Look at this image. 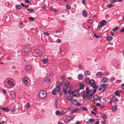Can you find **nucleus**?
I'll list each match as a JSON object with an SVG mask.
<instances>
[{
    "mask_svg": "<svg viewBox=\"0 0 124 124\" xmlns=\"http://www.w3.org/2000/svg\"><path fill=\"white\" fill-rule=\"evenodd\" d=\"M95 82L94 80L91 85V86L93 88V90H90L89 87H87L86 88V92H83L82 96L83 99H86L87 98L89 99H91L92 96L96 92L98 87V86L96 85Z\"/></svg>",
    "mask_w": 124,
    "mask_h": 124,
    "instance_id": "1",
    "label": "nucleus"
},
{
    "mask_svg": "<svg viewBox=\"0 0 124 124\" xmlns=\"http://www.w3.org/2000/svg\"><path fill=\"white\" fill-rule=\"evenodd\" d=\"M47 94L45 91L41 90L39 93V97L40 99H43L46 97Z\"/></svg>",
    "mask_w": 124,
    "mask_h": 124,
    "instance_id": "2",
    "label": "nucleus"
},
{
    "mask_svg": "<svg viewBox=\"0 0 124 124\" xmlns=\"http://www.w3.org/2000/svg\"><path fill=\"white\" fill-rule=\"evenodd\" d=\"M100 25H98L97 26V29L98 30L100 29V27H102L106 25L107 23V21L104 20H102L99 22Z\"/></svg>",
    "mask_w": 124,
    "mask_h": 124,
    "instance_id": "3",
    "label": "nucleus"
},
{
    "mask_svg": "<svg viewBox=\"0 0 124 124\" xmlns=\"http://www.w3.org/2000/svg\"><path fill=\"white\" fill-rule=\"evenodd\" d=\"M94 80L93 79H90V78L88 77L85 78V81L86 84L88 85H91V84Z\"/></svg>",
    "mask_w": 124,
    "mask_h": 124,
    "instance_id": "4",
    "label": "nucleus"
},
{
    "mask_svg": "<svg viewBox=\"0 0 124 124\" xmlns=\"http://www.w3.org/2000/svg\"><path fill=\"white\" fill-rule=\"evenodd\" d=\"M73 116H69L66 117L64 121V122L66 123L69 122L72 119V118H74Z\"/></svg>",
    "mask_w": 124,
    "mask_h": 124,
    "instance_id": "5",
    "label": "nucleus"
},
{
    "mask_svg": "<svg viewBox=\"0 0 124 124\" xmlns=\"http://www.w3.org/2000/svg\"><path fill=\"white\" fill-rule=\"evenodd\" d=\"M31 47L29 45H26L24 48V51L26 52H29L30 51Z\"/></svg>",
    "mask_w": 124,
    "mask_h": 124,
    "instance_id": "6",
    "label": "nucleus"
},
{
    "mask_svg": "<svg viewBox=\"0 0 124 124\" xmlns=\"http://www.w3.org/2000/svg\"><path fill=\"white\" fill-rule=\"evenodd\" d=\"M34 52L36 54L39 55H41L42 54V52L39 50L36 49L34 50Z\"/></svg>",
    "mask_w": 124,
    "mask_h": 124,
    "instance_id": "7",
    "label": "nucleus"
},
{
    "mask_svg": "<svg viewBox=\"0 0 124 124\" xmlns=\"http://www.w3.org/2000/svg\"><path fill=\"white\" fill-rule=\"evenodd\" d=\"M79 86L80 88H78L77 90V91L78 92H79L80 90L83 89L84 87V84L82 83L80 84Z\"/></svg>",
    "mask_w": 124,
    "mask_h": 124,
    "instance_id": "8",
    "label": "nucleus"
},
{
    "mask_svg": "<svg viewBox=\"0 0 124 124\" xmlns=\"http://www.w3.org/2000/svg\"><path fill=\"white\" fill-rule=\"evenodd\" d=\"M28 78L26 77L24 78L23 80V82L24 83L25 85H27L28 84Z\"/></svg>",
    "mask_w": 124,
    "mask_h": 124,
    "instance_id": "9",
    "label": "nucleus"
},
{
    "mask_svg": "<svg viewBox=\"0 0 124 124\" xmlns=\"http://www.w3.org/2000/svg\"><path fill=\"white\" fill-rule=\"evenodd\" d=\"M108 80V78L106 77H103L101 78V82L103 83L107 82Z\"/></svg>",
    "mask_w": 124,
    "mask_h": 124,
    "instance_id": "10",
    "label": "nucleus"
},
{
    "mask_svg": "<svg viewBox=\"0 0 124 124\" xmlns=\"http://www.w3.org/2000/svg\"><path fill=\"white\" fill-rule=\"evenodd\" d=\"M118 101V99L117 98H116L115 96H113V101L115 104L116 103V102Z\"/></svg>",
    "mask_w": 124,
    "mask_h": 124,
    "instance_id": "11",
    "label": "nucleus"
},
{
    "mask_svg": "<svg viewBox=\"0 0 124 124\" xmlns=\"http://www.w3.org/2000/svg\"><path fill=\"white\" fill-rule=\"evenodd\" d=\"M84 75L85 76H88L90 74V72L88 70H86L84 72Z\"/></svg>",
    "mask_w": 124,
    "mask_h": 124,
    "instance_id": "12",
    "label": "nucleus"
},
{
    "mask_svg": "<svg viewBox=\"0 0 124 124\" xmlns=\"http://www.w3.org/2000/svg\"><path fill=\"white\" fill-rule=\"evenodd\" d=\"M31 68V66L30 64L27 65L26 67V69L27 70H30Z\"/></svg>",
    "mask_w": 124,
    "mask_h": 124,
    "instance_id": "13",
    "label": "nucleus"
},
{
    "mask_svg": "<svg viewBox=\"0 0 124 124\" xmlns=\"http://www.w3.org/2000/svg\"><path fill=\"white\" fill-rule=\"evenodd\" d=\"M0 108L1 110L5 111L6 112H8L9 110V108H6L5 107H4L3 108L2 107H1Z\"/></svg>",
    "mask_w": 124,
    "mask_h": 124,
    "instance_id": "14",
    "label": "nucleus"
},
{
    "mask_svg": "<svg viewBox=\"0 0 124 124\" xmlns=\"http://www.w3.org/2000/svg\"><path fill=\"white\" fill-rule=\"evenodd\" d=\"M102 73L100 72H98L96 74V75L97 77L100 78L102 77Z\"/></svg>",
    "mask_w": 124,
    "mask_h": 124,
    "instance_id": "15",
    "label": "nucleus"
},
{
    "mask_svg": "<svg viewBox=\"0 0 124 124\" xmlns=\"http://www.w3.org/2000/svg\"><path fill=\"white\" fill-rule=\"evenodd\" d=\"M7 82L9 85L10 86H13L14 85L13 83L10 80H8Z\"/></svg>",
    "mask_w": 124,
    "mask_h": 124,
    "instance_id": "16",
    "label": "nucleus"
},
{
    "mask_svg": "<svg viewBox=\"0 0 124 124\" xmlns=\"http://www.w3.org/2000/svg\"><path fill=\"white\" fill-rule=\"evenodd\" d=\"M84 76L83 75L81 74H79L78 76V78L79 80L82 79L83 78Z\"/></svg>",
    "mask_w": 124,
    "mask_h": 124,
    "instance_id": "17",
    "label": "nucleus"
},
{
    "mask_svg": "<svg viewBox=\"0 0 124 124\" xmlns=\"http://www.w3.org/2000/svg\"><path fill=\"white\" fill-rule=\"evenodd\" d=\"M82 14L84 17H86L87 15V13L86 10H84L82 12Z\"/></svg>",
    "mask_w": 124,
    "mask_h": 124,
    "instance_id": "18",
    "label": "nucleus"
},
{
    "mask_svg": "<svg viewBox=\"0 0 124 124\" xmlns=\"http://www.w3.org/2000/svg\"><path fill=\"white\" fill-rule=\"evenodd\" d=\"M42 62L44 64L46 63L48 61V60L47 59L45 58H43L42 60Z\"/></svg>",
    "mask_w": 124,
    "mask_h": 124,
    "instance_id": "19",
    "label": "nucleus"
},
{
    "mask_svg": "<svg viewBox=\"0 0 124 124\" xmlns=\"http://www.w3.org/2000/svg\"><path fill=\"white\" fill-rule=\"evenodd\" d=\"M10 94L12 97L13 98H14L16 97V94L15 92H13L11 93Z\"/></svg>",
    "mask_w": 124,
    "mask_h": 124,
    "instance_id": "20",
    "label": "nucleus"
},
{
    "mask_svg": "<svg viewBox=\"0 0 124 124\" xmlns=\"http://www.w3.org/2000/svg\"><path fill=\"white\" fill-rule=\"evenodd\" d=\"M44 80L46 82L48 83L50 81V79L48 77H46L44 79Z\"/></svg>",
    "mask_w": 124,
    "mask_h": 124,
    "instance_id": "21",
    "label": "nucleus"
},
{
    "mask_svg": "<svg viewBox=\"0 0 124 124\" xmlns=\"http://www.w3.org/2000/svg\"><path fill=\"white\" fill-rule=\"evenodd\" d=\"M117 107L116 105L114 106L112 108V110L113 112L115 111L117 109Z\"/></svg>",
    "mask_w": 124,
    "mask_h": 124,
    "instance_id": "22",
    "label": "nucleus"
},
{
    "mask_svg": "<svg viewBox=\"0 0 124 124\" xmlns=\"http://www.w3.org/2000/svg\"><path fill=\"white\" fill-rule=\"evenodd\" d=\"M72 96L71 95H69V96H66V98L68 101H69L70 100L72 99Z\"/></svg>",
    "mask_w": 124,
    "mask_h": 124,
    "instance_id": "23",
    "label": "nucleus"
},
{
    "mask_svg": "<svg viewBox=\"0 0 124 124\" xmlns=\"http://www.w3.org/2000/svg\"><path fill=\"white\" fill-rule=\"evenodd\" d=\"M93 98L94 101H99V99H98V96L97 95H94L93 97Z\"/></svg>",
    "mask_w": 124,
    "mask_h": 124,
    "instance_id": "24",
    "label": "nucleus"
},
{
    "mask_svg": "<svg viewBox=\"0 0 124 124\" xmlns=\"http://www.w3.org/2000/svg\"><path fill=\"white\" fill-rule=\"evenodd\" d=\"M56 86H57V87L55 89V91L57 92H59L61 90V88L59 86H57L56 85Z\"/></svg>",
    "mask_w": 124,
    "mask_h": 124,
    "instance_id": "25",
    "label": "nucleus"
},
{
    "mask_svg": "<svg viewBox=\"0 0 124 124\" xmlns=\"http://www.w3.org/2000/svg\"><path fill=\"white\" fill-rule=\"evenodd\" d=\"M66 8L65 9V10H67L68 9H70L71 8V7L69 5L67 4L66 5Z\"/></svg>",
    "mask_w": 124,
    "mask_h": 124,
    "instance_id": "26",
    "label": "nucleus"
},
{
    "mask_svg": "<svg viewBox=\"0 0 124 124\" xmlns=\"http://www.w3.org/2000/svg\"><path fill=\"white\" fill-rule=\"evenodd\" d=\"M65 84V85L66 87H69V86L70 85V83L68 81L66 82L65 83H63Z\"/></svg>",
    "mask_w": 124,
    "mask_h": 124,
    "instance_id": "27",
    "label": "nucleus"
},
{
    "mask_svg": "<svg viewBox=\"0 0 124 124\" xmlns=\"http://www.w3.org/2000/svg\"><path fill=\"white\" fill-rule=\"evenodd\" d=\"M63 83V82H61L60 81H58L56 82V84L58 85H62Z\"/></svg>",
    "mask_w": 124,
    "mask_h": 124,
    "instance_id": "28",
    "label": "nucleus"
},
{
    "mask_svg": "<svg viewBox=\"0 0 124 124\" xmlns=\"http://www.w3.org/2000/svg\"><path fill=\"white\" fill-rule=\"evenodd\" d=\"M108 86V85L107 84H103L101 85V86H102L103 88L106 87V88Z\"/></svg>",
    "mask_w": 124,
    "mask_h": 124,
    "instance_id": "29",
    "label": "nucleus"
},
{
    "mask_svg": "<svg viewBox=\"0 0 124 124\" xmlns=\"http://www.w3.org/2000/svg\"><path fill=\"white\" fill-rule=\"evenodd\" d=\"M70 87H66V88L65 89H66V91L67 92H69L70 90Z\"/></svg>",
    "mask_w": 124,
    "mask_h": 124,
    "instance_id": "30",
    "label": "nucleus"
},
{
    "mask_svg": "<svg viewBox=\"0 0 124 124\" xmlns=\"http://www.w3.org/2000/svg\"><path fill=\"white\" fill-rule=\"evenodd\" d=\"M81 109L82 110H85L86 111H87V108L86 107H83L81 108Z\"/></svg>",
    "mask_w": 124,
    "mask_h": 124,
    "instance_id": "31",
    "label": "nucleus"
},
{
    "mask_svg": "<svg viewBox=\"0 0 124 124\" xmlns=\"http://www.w3.org/2000/svg\"><path fill=\"white\" fill-rule=\"evenodd\" d=\"M118 27L117 26L113 29L112 31L113 32H115L118 29Z\"/></svg>",
    "mask_w": 124,
    "mask_h": 124,
    "instance_id": "32",
    "label": "nucleus"
},
{
    "mask_svg": "<svg viewBox=\"0 0 124 124\" xmlns=\"http://www.w3.org/2000/svg\"><path fill=\"white\" fill-rule=\"evenodd\" d=\"M62 90L63 93H64L66 95V89H65V88H62Z\"/></svg>",
    "mask_w": 124,
    "mask_h": 124,
    "instance_id": "33",
    "label": "nucleus"
},
{
    "mask_svg": "<svg viewBox=\"0 0 124 124\" xmlns=\"http://www.w3.org/2000/svg\"><path fill=\"white\" fill-rule=\"evenodd\" d=\"M65 78L63 76H62L61 77V80L62 81H65Z\"/></svg>",
    "mask_w": 124,
    "mask_h": 124,
    "instance_id": "34",
    "label": "nucleus"
},
{
    "mask_svg": "<svg viewBox=\"0 0 124 124\" xmlns=\"http://www.w3.org/2000/svg\"><path fill=\"white\" fill-rule=\"evenodd\" d=\"M27 9L28 11L30 12H34V10L33 9L28 8H27Z\"/></svg>",
    "mask_w": 124,
    "mask_h": 124,
    "instance_id": "35",
    "label": "nucleus"
},
{
    "mask_svg": "<svg viewBox=\"0 0 124 124\" xmlns=\"http://www.w3.org/2000/svg\"><path fill=\"white\" fill-rule=\"evenodd\" d=\"M111 3H115L117 1V0H109Z\"/></svg>",
    "mask_w": 124,
    "mask_h": 124,
    "instance_id": "36",
    "label": "nucleus"
},
{
    "mask_svg": "<svg viewBox=\"0 0 124 124\" xmlns=\"http://www.w3.org/2000/svg\"><path fill=\"white\" fill-rule=\"evenodd\" d=\"M118 91L117 90H116L115 92V95L117 96H118L119 94H118Z\"/></svg>",
    "mask_w": 124,
    "mask_h": 124,
    "instance_id": "37",
    "label": "nucleus"
},
{
    "mask_svg": "<svg viewBox=\"0 0 124 124\" xmlns=\"http://www.w3.org/2000/svg\"><path fill=\"white\" fill-rule=\"evenodd\" d=\"M115 79V78L114 77H113L111 78L110 79H109L110 81L111 82L112 81L114 80Z\"/></svg>",
    "mask_w": 124,
    "mask_h": 124,
    "instance_id": "38",
    "label": "nucleus"
},
{
    "mask_svg": "<svg viewBox=\"0 0 124 124\" xmlns=\"http://www.w3.org/2000/svg\"><path fill=\"white\" fill-rule=\"evenodd\" d=\"M16 8L18 9H20L21 8V7L20 5H17L16 7Z\"/></svg>",
    "mask_w": 124,
    "mask_h": 124,
    "instance_id": "39",
    "label": "nucleus"
},
{
    "mask_svg": "<svg viewBox=\"0 0 124 124\" xmlns=\"http://www.w3.org/2000/svg\"><path fill=\"white\" fill-rule=\"evenodd\" d=\"M94 120L93 119L91 118L89 120V121L90 123L93 122L94 121Z\"/></svg>",
    "mask_w": 124,
    "mask_h": 124,
    "instance_id": "40",
    "label": "nucleus"
},
{
    "mask_svg": "<svg viewBox=\"0 0 124 124\" xmlns=\"http://www.w3.org/2000/svg\"><path fill=\"white\" fill-rule=\"evenodd\" d=\"M56 91H55V90H53L52 91V94L54 95H55L56 94Z\"/></svg>",
    "mask_w": 124,
    "mask_h": 124,
    "instance_id": "41",
    "label": "nucleus"
},
{
    "mask_svg": "<svg viewBox=\"0 0 124 124\" xmlns=\"http://www.w3.org/2000/svg\"><path fill=\"white\" fill-rule=\"evenodd\" d=\"M79 109H76L73 110L72 112V113L77 112V110H78Z\"/></svg>",
    "mask_w": 124,
    "mask_h": 124,
    "instance_id": "42",
    "label": "nucleus"
},
{
    "mask_svg": "<svg viewBox=\"0 0 124 124\" xmlns=\"http://www.w3.org/2000/svg\"><path fill=\"white\" fill-rule=\"evenodd\" d=\"M60 114L61 115H63L65 114V113L63 111H62L60 112Z\"/></svg>",
    "mask_w": 124,
    "mask_h": 124,
    "instance_id": "43",
    "label": "nucleus"
},
{
    "mask_svg": "<svg viewBox=\"0 0 124 124\" xmlns=\"http://www.w3.org/2000/svg\"><path fill=\"white\" fill-rule=\"evenodd\" d=\"M29 19L31 21H33L34 20V19L32 17H30L29 18Z\"/></svg>",
    "mask_w": 124,
    "mask_h": 124,
    "instance_id": "44",
    "label": "nucleus"
},
{
    "mask_svg": "<svg viewBox=\"0 0 124 124\" xmlns=\"http://www.w3.org/2000/svg\"><path fill=\"white\" fill-rule=\"evenodd\" d=\"M76 92V91H74L73 92L72 95L74 97H76L77 96V94L75 93V92Z\"/></svg>",
    "mask_w": 124,
    "mask_h": 124,
    "instance_id": "45",
    "label": "nucleus"
},
{
    "mask_svg": "<svg viewBox=\"0 0 124 124\" xmlns=\"http://www.w3.org/2000/svg\"><path fill=\"white\" fill-rule=\"evenodd\" d=\"M101 116L104 119H105L106 118V116L104 114L102 115Z\"/></svg>",
    "mask_w": 124,
    "mask_h": 124,
    "instance_id": "46",
    "label": "nucleus"
},
{
    "mask_svg": "<svg viewBox=\"0 0 124 124\" xmlns=\"http://www.w3.org/2000/svg\"><path fill=\"white\" fill-rule=\"evenodd\" d=\"M112 4H109L107 5V6H108V8H110L112 7Z\"/></svg>",
    "mask_w": 124,
    "mask_h": 124,
    "instance_id": "47",
    "label": "nucleus"
},
{
    "mask_svg": "<svg viewBox=\"0 0 124 124\" xmlns=\"http://www.w3.org/2000/svg\"><path fill=\"white\" fill-rule=\"evenodd\" d=\"M26 106L28 108H29L30 107V105L29 103H26Z\"/></svg>",
    "mask_w": 124,
    "mask_h": 124,
    "instance_id": "48",
    "label": "nucleus"
},
{
    "mask_svg": "<svg viewBox=\"0 0 124 124\" xmlns=\"http://www.w3.org/2000/svg\"><path fill=\"white\" fill-rule=\"evenodd\" d=\"M60 112L59 111H57L55 112V114L57 115H58L59 114H60Z\"/></svg>",
    "mask_w": 124,
    "mask_h": 124,
    "instance_id": "49",
    "label": "nucleus"
},
{
    "mask_svg": "<svg viewBox=\"0 0 124 124\" xmlns=\"http://www.w3.org/2000/svg\"><path fill=\"white\" fill-rule=\"evenodd\" d=\"M56 42L57 43H61V40L60 39H57L56 40Z\"/></svg>",
    "mask_w": 124,
    "mask_h": 124,
    "instance_id": "50",
    "label": "nucleus"
},
{
    "mask_svg": "<svg viewBox=\"0 0 124 124\" xmlns=\"http://www.w3.org/2000/svg\"><path fill=\"white\" fill-rule=\"evenodd\" d=\"M44 34L45 35L47 36H48L50 35V34L47 32H44Z\"/></svg>",
    "mask_w": 124,
    "mask_h": 124,
    "instance_id": "51",
    "label": "nucleus"
},
{
    "mask_svg": "<svg viewBox=\"0 0 124 124\" xmlns=\"http://www.w3.org/2000/svg\"><path fill=\"white\" fill-rule=\"evenodd\" d=\"M94 36L96 38H99V36L96 34L95 33H94Z\"/></svg>",
    "mask_w": 124,
    "mask_h": 124,
    "instance_id": "52",
    "label": "nucleus"
},
{
    "mask_svg": "<svg viewBox=\"0 0 124 124\" xmlns=\"http://www.w3.org/2000/svg\"><path fill=\"white\" fill-rule=\"evenodd\" d=\"M77 102V104H76V105L77 106H80L81 105V104L80 103H79V102Z\"/></svg>",
    "mask_w": 124,
    "mask_h": 124,
    "instance_id": "53",
    "label": "nucleus"
},
{
    "mask_svg": "<svg viewBox=\"0 0 124 124\" xmlns=\"http://www.w3.org/2000/svg\"><path fill=\"white\" fill-rule=\"evenodd\" d=\"M68 92L69 93V94H72V93H73V92L72 91H69V92Z\"/></svg>",
    "mask_w": 124,
    "mask_h": 124,
    "instance_id": "54",
    "label": "nucleus"
},
{
    "mask_svg": "<svg viewBox=\"0 0 124 124\" xmlns=\"http://www.w3.org/2000/svg\"><path fill=\"white\" fill-rule=\"evenodd\" d=\"M53 10H54L53 11H54L55 13H57V12H58L59 11L58 10H56L55 9H54Z\"/></svg>",
    "mask_w": 124,
    "mask_h": 124,
    "instance_id": "55",
    "label": "nucleus"
},
{
    "mask_svg": "<svg viewBox=\"0 0 124 124\" xmlns=\"http://www.w3.org/2000/svg\"><path fill=\"white\" fill-rule=\"evenodd\" d=\"M85 0H82V3L84 5L85 4Z\"/></svg>",
    "mask_w": 124,
    "mask_h": 124,
    "instance_id": "56",
    "label": "nucleus"
},
{
    "mask_svg": "<svg viewBox=\"0 0 124 124\" xmlns=\"http://www.w3.org/2000/svg\"><path fill=\"white\" fill-rule=\"evenodd\" d=\"M113 38L111 36H108L107 37L106 39H113Z\"/></svg>",
    "mask_w": 124,
    "mask_h": 124,
    "instance_id": "57",
    "label": "nucleus"
},
{
    "mask_svg": "<svg viewBox=\"0 0 124 124\" xmlns=\"http://www.w3.org/2000/svg\"><path fill=\"white\" fill-rule=\"evenodd\" d=\"M91 113L94 115H96V114L93 111H91Z\"/></svg>",
    "mask_w": 124,
    "mask_h": 124,
    "instance_id": "58",
    "label": "nucleus"
},
{
    "mask_svg": "<svg viewBox=\"0 0 124 124\" xmlns=\"http://www.w3.org/2000/svg\"><path fill=\"white\" fill-rule=\"evenodd\" d=\"M72 99H71V100H70L71 101H72V102H74V101H75V102L76 101L75 100L73 99V97H72Z\"/></svg>",
    "mask_w": 124,
    "mask_h": 124,
    "instance_id": "59",
    "label": "nucleus"
},
{
    "mask_svg": "<svg viewBox=\"0 0 124 124\" xmlns=\"http://www.w3.org/2000/svg\"><path fill=\"white\" fill-rule=\"evenodd\" d=\"M101 105V104L98 103H97L96 104V106L98 107H99Z\"/></svg>",
    "mask_w": 124,
    "mask_h": 124,
    "instance_id": "60",
    "label": "nucleus"
},
{
    "mask_svg": "<svg viewBox=\"0 0 124 124\" xmlns=\"http://www.w3.org/2000/svg\"><path fill=\"white\" fill-rule=\"evenodd\" d=\"M25 2L27 3H30V1L28 0H25Z\"/></svg>",
    "mask_w": 124,
    "mask_h": 124,
    "instance_id": "61",
    "label": "nucleus"
},
{
    "mask_svg": "<svg viewBox=\"0 0 124 124\" xmlns=\"http://www.w3.org/2000/svg\"><path fill=\"white\" fill-rule=\"evenodd\" d=\"M121 88L123 89H124V84H123L121 85Z\"/></svg>",
    "mask_w": 124,
    "mask_h": 124,
    "instance_id": "62",
    "label": "nucleus"
},
{
    "mask_svg": "<svg viewBox=\"0 0 124 124\" xmlns=\"http://www.w3.org/2000/svg\"><path fill=\"white\" fill-rule=\"evenodd\" d=\"M120 31L122 32H124V28H122V29Z\"/></svg>",
    "mask_w": 124,
    "mask_h": 124,
    "instance_id": "63",
    "label": "nucleus"
},
{
    "mask_svg": "<svg viewBox=\"0 0 124 124\" xmlns=\"http://www.w3.org/2000/svg\"><path fill=\"white\" fill-rule=\"evenodd\" d=\"M86 124H92V123H90L89 121H86Z\"/></svg>",
    "mask_w": 124,
    "mask_h": 124,
    "instance_id": "64",
    "label": "nucleus"
}]
</instances>
